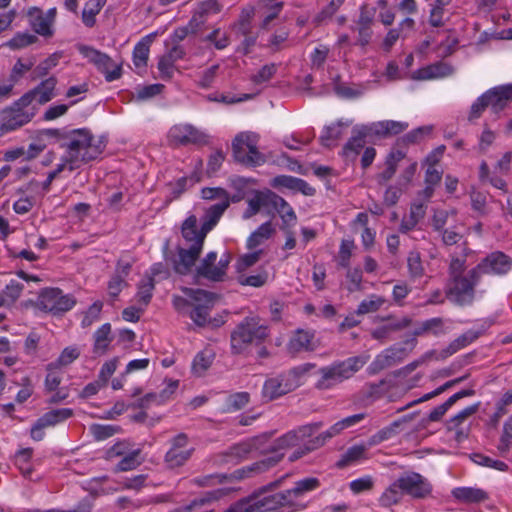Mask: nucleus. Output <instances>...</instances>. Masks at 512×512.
<instances>
[{"mask_svg": "<svg viewBox=\"0 0 512 512\" xmlns=\"http://www.w3.org/2000/svg\"><path fill=\"white\" fill-rule=\"evenodd\" d=\"M201 194L203 199L215 200L217 203L207 209L200 228L198 227L197 218L194 215L188 216L184 221L182 225V235L189 245V248L179 250V261L175 268L177 272L181 274L187 273L195 264V261L202 251L207 233L218 223L222 214L230 205V196L222 188L207 187L202 189Z\"/></svg>", "mask_w": 512, "mask_h": 512, "instance_id": "f257e3e1", "label": "nucleus"}, {"mask_svg": "<svg viewBox=\"0 0 512 512\" xmlns=\"http://www.w3.org/2000/svg\"><path fill=\"white\" fill-rule=\"evenodd\" d=\"M66 152L56 168L47 176L50 184L61 172L73 171L83 163L96 159L104 149V143L87 129H74L68 131L67 143L62 144Z\"/></svg>", "mask_w": 512, "mask_h": 512, "instance_id": "f03ea898", "label": "nucleus"}, {"mask_svg": "<svg viewBox=\"0 0 512 512\" xmlns=\"http://www.w3.org/2000/svg\"><path fill=\"white\" fill-rule=\"evenodd\" d=\"M183 296L175 295L173 298L174 307L182 312L188 306L192 307L190 318L198 326L208 322L209 312L215 304L216 297L204 290L182 289Z\"/></svg>", "mask_w": 512, "mask_h": 512, "instance_id": "7ed1b4c3", "label": "nucleus"}, {"mask_svg": "<svg viewBox=\"0 0 512 512\" xmlns=\"http://www.w3.org/2000/svg\"><path fill=\"white\" fill-rule=\"evenodd\" d=\"M268 336V327L258 317L245 318L231 334V349L239 354L253 343H260Z\"/></svg>", "mask_w": 512, "mask_h": 512, "instance_id": "20e7f679", "label": "nucleus"}, {"mask_svg": "<svg viewBox=\"0 0 512 512\" xmlns=\"http://www.w3.org/2000/svg\"><path fill=\"white\" fill-rule=\"evenodd\" d=\"M368 361L366 356L350 357L345 361L335 363L320 370L321 378L317 382L320 389H329L352 377Z\"/></svg>", "mask_w": 512, "mask_h": 512, "instance_id": "39448f33", "label": "nucleus"}, {"mask_svg": "<svg viewBox=\"0 0 512 512\" xmlns=\"http://www.w3.org/2000/svg\"><path fill=\"white\" fill-rule=\"evenodd\" d=\"M259 137L253 132H241L232 142L233 156L236 161L247 166H260L266 157L258 148Z\"/></svg>", "mask_w": 512, "mask_h": 512, "instance_id": "423d86ee", "label": "nucleus"}, {"mask_svg": "<svg viewBox=\"0 0 512 512\" xmlns=\"http://www.w3.org/2000/svg\"><path fill=\"white\" fill-rule=\"evenodd\" d=\"M282 492L269 493L267 488H263L246 498L241 499L225 512H265L284 507Z\"/></svg>", "mask_w": 512, "mask_h": 512, "instance_id": "0eeeda50", "label": "nucleus"}, {"mask_svg": "<svg viewBox=\"0 0 512 512\" xmlns=\"http://www.w3.org/2000/svg\"><path fill=\"white\" fill-rule=\"evenodd\" d=\"M35 109L29 103H22L21 98L0 114V137L27 124L34 116Z\"/></svg>", "mask_w": 512, "mask_h": 512, "instance_id": "6e6552de", "label": "nucleus"}, {"mask_svg": "<svg viewBox=\"0 0 512 512\" xmlns=\"http://www.w3.org/2000/svg\"><path fill=\"white\" fill-rule=\"evenodd\" d=\"M74 305V298L69 294H64L58 288H45L41 290L36 301L38 309L52 314L67 312Z\"/></svg>", "mask_w": 512, "mask_h": 512, "instance_id": "1a4fd4ad", "label": "nucleus"}, {"mask_svg": "<svg viewBox=\"0 0 512 512\" xmlns=\"http://www.w3.org/2000/svg\"><path fill=\"white\" fill-rule=\"evenodd\" d=\"M319 485V480L314 477L297 481L293 488L282 492L284 507L290 508L293 511L305 509L307 505L304 502V498L309 492L316 490Z\"/></svg>", "mask_w": 512, "mask_h": 512, "instance_id": "9d476101", "label": "nucleus"}, {"mask_svg": "<svg viewBox=\"0 0 512 512\" xmlns=\"http://www.w3.org/2000/svg\"><path fill=\"white\" fill-rule=\"evenodd\" d=\"M217 253L209 252L197 267L198 276L211 281H222L226 275V270L231 261V255L223 253L217 261Z\"/></svg>", "mask_w": 512, "mask_h": 512, "instance_id": "9b49d317", "label": "nucleus"}, {"mask_svg": "<svg viewBox=\"0 0 512 512\" xmlns=\"http://www.w3.org/2000/svg\"><path fill=\"white\" fill-rule=\"evenodd\" d=\"M167 138L174 145L205 144L208 142L207 133L187 123L172 126L169 129Z\"/></svg>", "mask_w": 512, "mask_h": 512, "instance_id": "f8f14e48", "label": "nucleus"}, {"mask_svg": "<svg viewBox=\"0 0 512 512\" xmlns=\"http://www.w3.org/2000/svg\"><path fill=\"white\" fill-rule=\"evenodd\" d=\"M476 269H472L463 277H453V281L448 291V297L451 301L465 305L472 301L474 296V285L477 278Z\"/></svg>", "mask_w": 512, "mask_h": 512, "instance_id": "ddd939ff", "label": "nucleus"}, {"mask_svg": "<svg viewBox=\"0 0 512 512\" xmlns=\"http://www.w3.org/2000/svg\"><path fill=\"white\" fill-rule=\"evenodd\" d=\"M27 16L29 24L35 33L44 37L52 36L56 8H50L44 13L38 7H31L27 11Z\"/></svg>", "mask_w": 512, "mask_h": 512, "instance_id": "4468645a", "label": "nucleus"}, {"mask_svg": "<svg viewBox=\"0 0 512 512\" xmlns=\"http://www.w3.org/2000/svg\"><path fill=\"white\" fill-rule=\"evenodd\" d=\"M475 269L477 273L505 275L512 269V260L506 254L497 251L489 254Z\"/></svg>", "mask_w": 512, "mask_h": 512, "instance_id": "2eb2a0df", "label": "nucleus"}, {"mask_svg": "<svg viewBox=\"0 0 512 512\" xmlns=\"http://www.w3.org/2000/svg\"><path fill=\"white\" fill-rule=\"evenodd\" d=\"M56 85L57 79L55 77H49L41 81L31 91L25 93L21 97V102L29 103L31 105L32 102L36 100L39 104H45L56 96Z\"/></svg>", "mask_w": 512, "mask_h": 512, "instance_id": "dca6fc26", "label": "nucleus"}, {"mask_svg": "<svg viewBox=\"0 0 512 512\" xmlns=\"http://www.w3.org/2000/svg\"><path fill=\"white\" fill-rule=\"evenodd\" d=\"M402 491L413 497L421 498L431 492V485L418 473H408L398 478Z\"/></svg>", "mask_w": 512, "mask_h": 512, "instance_id": "f3484780", "label": "nucleus"}, {"mask_svg": "<svg viewBox=\"0 0 512 512\" xmlns=\"http://www.w3.org/2000/svg\"><path fill=\"white\" fill-rule=\"evenodd\" d=\"M489 108L499 113L512 101V83L495 86L484 93Z\"/></svg>", "mask_w": 512, "mask_h": 512, "instance_id": "a211bd4d", "label": "nucleus"}, {"mask_svg": "<svg viewBox=\"0 0 512 512\" xmlns=\"http://www.w3.org/2000/svg\"><path fill=\"white\" fill-rule=\"evenodd\" d=\"M273 192L269 190L257 191L247 201V208L243 213L244 219H250L257 213L271 214Z\"/></svg>", "mask_w": 512, "mask_h": 512, "instance_id": "6ab92c4d", "label": "nucleus"}, {"mask_svg": "<svg viewBox=\"0 0 512 512\" xmlns=\"http://www.w3.org/2000/svg\"><path fill=\"white\" fill-rule=\"evenodd\" d=\"M271 185L279 189H287L291 192H300L303 195L311 196L315 190L306 181L288 175L277 176L272 180Z\"/></svg>", "mask_w": 512, "mask_h": 512, "instance_id": "aec40b11", "label": "nucleus"}, {"mask_svg": "<svg viewBox=\"0 0 512 512\" xmlns=\"http://www.w3.org/2000/svg\"><path fill=\"white\" fill-rule=\"evenodd\" d=\"M291 386L284 373L267 379L263 385L262 393L266 399L273 400L292 391Z\"/></svg>", "mask_w": 512, "mask_h": 512, "instance_id": "412c9836", "label": "nucleus"}, {"mask_svg": "<svg viewBox=\"0 0 512 512\" xmlns=\"http://www.w3.org/2000/svg\"><path fill=\"white\" fill-rule=\"evenodd\" d=\"M408 127V124L401 121L383 120L373 122L364 128L366 134L387 136L395 135L403 132Z\"/></svg>", "mask_w": 512, "mask_h": 512, "instance_id": "4be33fe9", "label": "nucleus"}, {"mask_svg": "<svg viewBox=\"0 0 512 512\" xmlns=\"http://www.w3.org/2000/svg\"><path fill=\"white\" fill-rule=\"evenodd\" d=\"M225 493L223 489L209 492L204 496L192 500L188 505L177 508L171 512H211L210 504Z\"/></svg>", "mask_w": 512, "mask_h": 512, "instance_id": "5701e85b", "label": "nucleus"}, {"mask_svg": "<svg viewBox=\"0 0 512 512\" xmlns=\"http://www.w3.org/2000/svg\"><path fill=\"white\" fill-rule=\"evenodd\" d=\"M453 68L447 63H436L413 72L412 78L416 80H435L447 77L453 73Z\"/></svg>", "mask_w": 512, "mask_h": 512, "instance_id": "b1692460", "label": "nucleus"}, {"mask_svg": "<svg viewBox=\"0 0 512 512\" xmlns=\"http://www.w3.org/2000/svg\"><path fill=\"white\" fill-rule=\"evenodd\" d=\"M154 39V34L147 35L138 42L133 50V64L137 73L141 74L146 66L149 57L150 44Z\"/></svg>", "mask_w": 512, "mask_h": 512, "instance_id": "393cba45", "label": "nucleus"}, {"mask_svg": "<svg viewBox=\"0 0 512 512\" xmlns=\"http://www.w3.org/2000/svg\"><path fill=\"white\" fill-rule=\"evenodd\" d=\"M314 368V364L304 363L286 372L285 375L288 379V382L292 385L291 388L294 390L306 383Z\"/></svg>", "mask_w": 512, "mask_h": 512, "instance_id": "a878e982", "label": "nucleus"}, {"mask_svg": "<svg viewBox=\"0 0 512 512\" xmlns=\"http://www.w3.org/2000/svg\"><path fill=\"white\" fill-rule=\"evenodd\" d=\"M275 232V227L271 221L261 224L247 239L246 246L249 250L256 249L267 241Z\"/></svg>", "mask_w": 512, "mask_h": 512, "instance_id": "bb28decb", "label": "nucleus"}, {"mask_svg": "<svg viewBox=\"0 0 512 512\" xmlns=\"http://www.w3.org/2000/svg\"><path fill=\"white\" fill-rule=\"evenodd\" d=\"M313 334L308 331H297L289 341L288 350L295 354L302 351L313 350Z\"/></svg>", "mask_w": 512, "mask_h": 512, "instance_id": "cd10ccee", "label": "nucleus"}, {"mask_svg": "<svg viewBox=\"0 0 512 512\" xmlns=\"http://www.w3.org/2000/svg\"><path fill=\"white\" fill-rule=\"evenodd\" d=\"M401 359V351L395 348H389L380 353L371 363L369 369L376 373L385 367L391 366Z\"/></svg>", "mask_w": 512, "mask_h": 512, "instance_id": "c85d7f7f", "label": "nucleus"}, {"mask_svg": "<svg viewBox=\"0 0 512 512\" xmlns=\"http://www.w3.org/2000/svg\"><path fill=\"white\" fill-rule=\"evenodd\" d=\"M452 495L459 501L466 503H478L487 498L485 491L473 487H458L453 489Z\"/></svg>", "mask_w": 512, "mask_h": 512, "instance_id": "c756f323", "label": "nucleus"}, {"mask_svg": "<svg viewBox=\"0 0 512 512\" xmlns=\"http://www.w3.org/2000/svg\"><path fill=\"white\" fill-rule=\"evenodd\" d=\"M279 213L283 223L287 226L293 225L296 221V215L290 205L280 196L273 193L271 213Z\"/></svg>", "mask_w": 512, "mask_h": 512, "instance_id": "7c9ffc66", "label": "nucleus"}, {"mask_svg": "<svg viewBox=\"0 0 512 512\" xmlns=\"http://www.w3.org/2000/svg\"><path fill=\"white\" fill-rule=\"evenodd\" d=\"M215 353L211 348H205L200 351L192 363V371L197 376H202L211 366Z\"/></svg>", "mask_w": 512, "mask_h": 512, "instance_id": "2f4dec72", "label": "nucleus"}, {"mask_svg": "<svg viewBox=\"0 0 512 512\" xmlns=\"http://www.w3.org/2000/svg\"><path fill=\"white\" fill-rule=\"evenodd\" d=\"M111 326L106 323L103 324L99 329L94 333V353L98 355L104 354L110 343H111Z\"/></svg>", "mask_w": 512, "mask_h": 512, "instance_id": "473e14b6", "label": "nucleus"}, {"mask_svg": "<svg viewBox=\"0 0 512 512\" xmlns=\"http://www.w3.org/2000/svg\"><path fill=\"white\" fill-rule=\"evenodd\" d=\"M348 124H344L342 122L334 123L329 126H326L321 134L320 140L321 143L326 146L330 147L333 146L336 141L341 137L343 134L344 127H347Z\"/></svg>", "mask_w": 512, "mask_h": 512, "instance_id": "72a5a7b5", "label": "nucleus"}, {"mask_svg": "<svg viewBox=\"0 0 512 512\" xmlns=\"http://www.w3.org/2000/svg\"><path fill=\"white\" fill-rule=\"evenodd\" d=\"M107 0H88L82 11V21L87 27L95 24V17L101 11Z\"/></svg>", "mask_w": 512, "mask_h": 512, "instance_id": "f704fd0d", "label": "nucleus"}, {"mask_svg": "<svg viewBox=\"0 0 512 512\" xmlns=\"http://www.w3.org/2000/svg\"><path fill=\"white\" fill-rule=\"evenodd\" d=\"M72 414H73L72 409L60 408V409H55V410L45 413L39 419L44 424V426L47 428V427L55 426L59 423L64 422L65 420L70 418L72 416Z\"/></svg>", "mask_w": 512, "mask_h": 512, "instance_id": "c9c22d12", "label": "nucleus"}, {"mask_svg": "<svg viewBox=\"0 0 512 512\" xmlns=\"http://www.w3.org/2000/svg\"><path fill=\"white\" fill-rule=\"evenodd\" d=\"M129 269L128 263H119L117 267V274L111 278L108 284V292L110 296L116 297L121 292L125 285L123 275H126Z\"/></svg>", "mask_w": 512, "mask_h": 512, "instance_id": "e433bc0d", "label": "nucleus"}, {"mask_svg": "<svg viewBox=\"0 0 512 512\" xmlns=\"http://www.w3.org/2000/svg\"><path fill=\"white\" fill-rule=\"evenodd\" d=\"M153 289L154 280L151 276H148L138 286V291L135 296L136 303L146 308L151 300Z\"/></svg>", "mask_w": 512, "mask_h": 512, "instance_id": "4c0bfd02", "label": "nucleus"}, {"mask_svg": "<svg viewBox=\"0 0 512 512\" xmlns=\"http://www.w3.org/2000/svg\"><path fill=\"white\" fill-rule=\"evenodd\" d=\"M32 453L33 451L31 448H22L15 454V465L25 477L30 476L32 473V467L30 464Z\"/></svg>", "mask_w": 512, "mask_h": 512, "instance_id": "58836bf2", "label": "nucleus"}, {"mask_svg": "<svg viewBox=\"0 0 512 512\" xmlns=\"http://www.w3.org/2000/svg\"><path fill=\"white\" fill-rule=\"evenodd\" d=\"M97 68L104 73L108 82H112L121 76V66L116 64L108 55L105 56V60H102Z\"/></svg>", "mask_w": 512, "mask_h": 512, "instance_id": "ea45409f", "label": "nucleus"}, {"mask_svg": "<svg viewBox=\"0 0 512 512\" xmlns=\"http://www.w3.org/2000/svg\"><path fill=\"white\" fill-rule=\"evenodd\" d=\"M366 451L367 448L364 445L352 446L342 456V459L339 461L338 465L342 467L366 459Z\"/></svg>", "mask_w": 512, "mask_h": 512, "instance_id": "a19ab883", "label": "nucleus"}, {"mask_svg": "<svg viewBox=\"0 0 512 512\" xmlns=\"http://www.w3.org/2000/svg\"><path fill=\"white\" fill-rule=\"evenodd\" d=\"M403 493L400 482L397 479L383 492L380 501L384 506H391L401 499Z\"/></svg>", "mask_w": 512, "mask_h": 512, "instance_id": "79ce46f5", "label": "nucleus"}, {"mask_svg": "<svg viewBox=\"0 0 512 512\" xmlns=\"http://www.w3.org/2000/svg\"><path fill=\"white\" fill-rule=\"evenodd\" d=\"M467 395V392L461 391L458 393H455L452 395L446 402L443 404L435 407L430 413H429V420L430 421H438L440 420L443 415L448 411V409L460 398Z\"/></svg>", "mask_w": 512, "mask_h": 512, "instance_id": "37998d69", "label": "nucleus"}, {"mask_svg": "<svg viewBox=\"0 0 512 512\" xmlns=\"http://www.w3.org/2000/svg\"><path fill=\"white\" fill-rule=\"evenodd\" d=\"M164 86L162 84H150L146 86H138L133 93V99L144 101L160 94Z\"/></svg>", "mask_w": 512, "mask_h": 512, "instance_id": "c03bdc74", "label": "nucleus"}, {"mask_svg": "<svg viewBox=\"0 0 512 512\" xmlns=\"http://www.w3.org/2000/svg\"><path fill=\"white\" fill-rule=\"evenodd\" d=\"M262 250L253 249L252 251L241 255L236 262V270L238 273H243L245 270L255 265L261 256Z\"/></svg>", "mask_w": 512, "mask_h": 512, "instance_id": "a18cd8bd", "label": "nucleus"}, {"mask_svg": "<svg viewBox=\"0 0 512 512\" xmlns=\"http://www.w3.org/2000/svg\"><path fill=\"white\" fill-rule=\"evenodd\" d=\"M442 172L436 169V167H428L426 170L425 183L426 187L423 190L425 199H429L434 191L435 185H437L441 179Z\"/></svg>", "mask_w": 512, "mask_h": 512, "instance_id": "49530a36", "label": "nucleus"}, {"mask_svg": "<svg viewBox=\"0 0 512 512\" xmlns=\"http://www.w3.org/2000/svg\"><path fill=\"white\" fill-rule=\"evenodd\" d=\"M191 452L192 448H170L166 453V461L172 467L182 465L190 457Z\"/></svg>", "mask_w": 512, "mask_h": 512, "instance_id": "de8ad7c7", "label": "nucleus"}, {"mask_svg": "<svg viewBox=\"0 0 512 512\" xmlns=\"http://www.w3.org/2000/svg\"><path fill=\"white\" fill-rule=\"evenodd\" d=\"M36 36L27 33L21 32L17 33L12 39L3 44V46H7L13 50L25 48L36 41Z\"/></svg>", "mask_w": 512, "mask_h": 512, "instance_id": "09e8293b", "label": "nucleus"}, {"mask_svg": "<svg viewBox=\"0 0 512 512\" xmlns=\"http://www.w3.org/2000/svg\"><path fill=\"white\" fill-rule=\"evenodd\" d=\"M80 355V350L76 346H70L63 349L56 363H51L48 365V369H53L54 367L66 366L75 361Z\"/></svg>", "mask_w": 512, "mask_h": 512, "instance_id": "8fccbe9b", "label": "nucleus"}, {"mask_svg": "<svg viewBox=\"0 0 512 512\" xmlns=\"http://www.w3.org/2000/svg\"><path fill=\"white\" fill-rule=\"evenodd\" d=\"M78 102V100H71L68 104L64 103H57L49 106L46 111L44 112L43 118L46 121H53L63 115H65L68 111V109L75 105Z\"/></svg>", "mask_w": 512, "mask_h": 512, "instance_id": "3c124183", "label": "nucleus"}, {"mask_svg": "<svg viewBox=\"0 0 512 512\" xmlns=\"http://www.w3.org/2000/svg\"><path fill=\"white\" fill-rule=\"evenodd\" d=\"M385 300L377 295H371L367 299H364L358 306L356 311L357 315H363L371 312L377 311L383 304Z\"/></svg>", "mask_w": 512, "mask_h": 512, "instance_id": "603ef678", "label": "nucleus"}, {"mask_svg": "<svg viewBox=\"0 0 512 512\" xmlns=\"http://www.w3.org/2000/svg\"><path fill=\"white\" fill-rule=\"evenodd\" d=\"M67 134V131L61 129H43L37 136L48 146L63 139L67 140Z\"/></svg>", "mask_w": 512, "mask_h": 512, "instance_id": "864d4df0", "label": "nucleus"}, {"mask_svg": "<svg viewBox=\"0 0 512 512\" xmlns=\"http://www.w3.org/2000/svg\"><path fill=\"white\" fill-rule=\"evenodd\" d=\"M267 279L268 274L266 272H260L254 275L239 273L237 277V280L241 285L251 287H261L266 283Z\"/></svg>", "mask_w": 512, "mask_h": 512, "instance_id": "5fc2aeb1", "label": "nucleus"}, {"mask_svg": "<svg viewBox=\"0 0 512 512\" xmlns=\"http://www.w3.org/2000/svg\"><path fill=\"white\" fill-rule=\"evenodd\" d=\"M220 11V5L216 0H206L198 4L195 14L193 16V20L197 21L198 16H210L216 14Z\"/></svg>", "mask_w": 512, "mask_h": 512, "instance_id": "6e6d98bb", "label": "nucleus"}, {"mask_svg": "<svg viewBox=\"0 0 512 512\" xmlns=\"http://www.w3.org/2000/svg\"><path fill=\"white\" fill-rule=\"evenodd\" d=\"M177 380H169L166 382V387L163 389L161 394L157 396L156 394H148L145 398L147 401H153L156 403H162L166 401L170 395H172L178 388Z\"/></svg>", "mask_w": 512, "mask_h": 512, "instance_id": "4d7b16f0", "label": "nucleus"}, {"mask_svg": "<svg viewBox=\"0 0 512 512\" xmlns=\"http://www.w3.org/2000/svg\"><path fill=\"white\" fill-rule=\"evenodd\" d=\"M374 480L371 476L366 475L357 479L352 480L349 483V488L354 494H359L372 489Z\"/></svg>", "mask_w": 512, "mask_h": 512, "instance_id": "13d9d810", "label": "nucleus"}, {"mask_svg": "<svg viewBox=\"0 0 512 512\" xmlns=\"http://www.w3.org/2000/svg\"><path fill=\"white\" fill-rule=\"evenodd\" d=\"M138 456V450L127 452L125 455H123V458L118 463L117 470L128 471L136 468L140 464Z\"/></svg>", "mask_w": 512, "mask_h": 512, "instance_id": "bf43d9fd", "label": "nucleus"}, {"mask_svg": "<svg viewBox=\"0 0 512 512\" xmlns=\"http://www.w3.org/2000/svg\"><path fill=\"white\" fill-rule=\"evenodd\" d=\"M174 63L173 54H166L160 58L158 69L162 78L170 79L173 76L175 70Z\"/></svg>", "mask_w": 512, "mask_h": 512, "instance_id": "052dcab7", "label": "nucleus"}, {"mask_svg": "<svg viewBox=\"0 0 512 512\" xmlns=\"http://www.w3.org/2000/svg\"><path fill=\"white\" fill-rule=\"evenodd\" d=\"M372 20V16L366 12L365 9H362L361 15L359 17V24L361 25V28L359 30V42L361 45H365L368 43L370 38V33L368 26Z\"/></svg>", "mask_w": 512, "mask_h": 512, "instance_id": "680f3d73", "label": "nucleus"}, {"mask_svg": "<svg viewBox=\"0 0 512 512\" xmlns=\"http://www.w3.org/2000/svg\"><path fill=\"white\" fill-rule=\"evenodd\" d=\"M61 58V54L56 52L47 57L44 61L38 64L35 71L38 76H44L46 75L51 69L56 67L59 63V60Z\"/></svg>", "mask_w": 512, "mask_h": 512, "instance_id": "e2e57ef3", "label": "nucleus"}, {"mask_svg": "<svg viewBox=\"0 0 512 512\" xmlns=\"http://www.w3.org/2000/svg\"><path fill=\"white\" fill-rule=\"evenodd\" d=\"M22 290V284L19 281L13 279L6 285L4 290V297L11 305L20 297Z\"/></svg>", "mask_w": 512, "mask_h": 512, "instance_id": "0e129e2a", "label": "nucleus"}, {"mask_svg": "<svg viewBox=\"0 0 512 512\" xmlns=\"http://www.w3.org/2000/svg\"><path fill=\"white\" fill-rule=\"evenodd\" d=\"M249 401V394L246 392H239L230 395L227 398V410L233 411L244 407Z\"/></svg>", "mask_w": 512, "mask_h": 512, "instance_id": "69168bd1", "label": "nucleus"}, {"mask_svg": "<svg viewBox=\"0 0 512 512\" xmlns=\"http://www.w3.org/2000/svg\"><path fill=\"white\" fill-rule=\"evenodd\" d=\"M90 432L96 440H105L115 434L116 428L111 425L93 424Z\"/></svg>", "mask_w": 512, "mask_h": 512, "instance_id": "338daca9", "label": "nucleus"}, {"mask_svg": "<svg viewBox=\"0 0 512 512\" xmlns=\"http://www.w3.org/2000/svg\"><path fill=\"white\" fill-rule=\"evenodd\" d=\"M276 72L274 64L264 65L256 74L252 76V81L255 84H263L269 81Z\"/></svg>", "mask_w": 512, "mask_h": 512, "instance_id": "774afa93", "label": "nucleus"}]
</instances>
